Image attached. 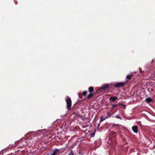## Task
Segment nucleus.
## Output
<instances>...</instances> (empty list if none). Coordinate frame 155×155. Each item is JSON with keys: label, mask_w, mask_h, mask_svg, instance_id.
I'll return each mask as SVG.
<instances>
[{"label": "nucleus", "mask_w": 155, "mask_h": 155, "mask_svg": "<svg viewBox=\"0 0 155 155\" xmlns=\"http://www.w3.org/2000/svg\"><path fill=\"white\" fill-rule=\"evenodd\" d=\"M133 76V74H130L129 75H127V78L128 79V80H130L131 79L132 77Z\"/></svg>", "instance_id": "9d476101"}, {"label": "nucleus", "mask_w": 155, "mask_h": 155, "mask_svg": "<svg viewBox=\"0 0 155 155\" xmlns=\"http://www.w3.org/2000/svg\"><path fill=\"white\" fill-rule=\"evenodd\" d=\"M79 97L80 98H81L82 97V94H81V95L80 96V94H79Z\"/></svg>", "instance_id": "aec40b11"}, {"label": "nucleus", "mask_w": 155, "mask_h": 155, "mask_svg": "<svg viewBox=\"0 0 155 155\" xmlns=\"http://www.w3.org/2000/svg\"><path fill=\"white\" fill-rule=\"evenodd\" d=\"M94 91V87H90L88 88V91L90 93H92Z\"/></svg>", "instance_id": "0eeeda50"}, {"label": "nucleus", "mask_w": 155, "mask_h": 155, "mask_svg": "<svg viewBox=\"0 0 155 155\" xmlns=\"http://www.w3.org/2000/svg\"><path fill=\"white\" fill-rule=\"evenodd\" d=\"M110 84H104L101 87V89L103 90H105L110 88Z\"/></svg>", "instance_id": "39448f33"}, {"label": "nucleus", "mask_w": 155, "mask_h": 155, "mask_svg": "<svg viewBox=\"0 0 155 155\" xmlns=\"http://www.w3.org/2000/svg\"><path fill=\"white\" fill-rule=\"evenodd\" d=\"M127 83V82L117 83L115 85L114 87L117 88L122 87L124 86Z\"/></svg>", "instance_id": "7ed1b4c3"}, {"label": "nucleus", "mask_w": 155, "mask_h": 155, "mask_svg": "<svg viewBox=\"0 0 155 155\" xmlns=\"http://www.w3.org/2000/svg\"><path fill=\"white\" fill-rule=\"evenodd\" d=\"M95 133L94 132H93L91 134V137H94L95 135Z\"/></svg>", "instance_id": "dca6fc26"}, {"label": "nucleus", "mask_w": 155, "mask_h": 155, "mask_svg": "<svg viewBox=\"0 0 155 155\" xmlns=\"http://www.w3.org/2000/svg\"><path fill=\"white\" fill-rule=\"evenodd\" d=\"M132 129L134 132L135 133H137L138 132V127L137 126L135 125L132 127Z\"/></svg>", "instance_id": "423d86ee"}, {"label": "nucleus", "mask_w": 155, "mask_h": 155, "mask_svg": "<svg viewBox=\"0 0 155 155\" xmlns=\"http://www.w3.org/2000/svg\"><path fill=\"white\" fill-rule=\"evenodd\" d=\"M107 118H108V117H111L112 116V115H111V114H110L108 112H107Z\"/></svg>", "instance_id": "a211bd4d"}, {"label": "nucleus", "mask_w": 155, "mask_h": 155, "mask_svg": "<svg viewBox=\"0 0 155 155\" xmlns=\"http://www.w3.org/2000/svg\"><path fill=\"white\" fill-rule=\"evenodd\" d=\"M100 125V124H98V125H99V126H98V127H99V126Z\"/></svg>", "instance_id": "4be33fe9"}, {"label": "nucleus", "mask_w": 155, "mask_h": 155, "mask_svg": "<svg viewBox=\"0 0 155 155\" xmlns=\"http://www.w3.org/2000/svg\"><path fill=\"white\" fill-rule=\"evenodd\" d=\"M61 150V149L56 148L54 150L53 153L50 155H57L58 154H59L62 153V152H60Z\"/></svg>", "instance_id": "20e7f679"}, {"label": "nucleus", "mask_w": 155, "mask_h": 155, "mask_svg": "<svg viewBox=\"0 0 155 155\" xmlns=\"http://www.w3.org/2000/svg\"><path fill=\"white\" fill-rule=\"evenodd\" d=\"M68 155H74V153L72 150L71 151Z\"/></svg>", "instance_id": "f3484780"}, {"label": "nucleus", "mask_w": 155, "mask_h": 155, "mask_svg": "<svg viewBox=\"0 0 155 155\" xmlns=\"http://www.w3.org/2000/svg\"><path fill=\"white\" fill-rule=\"evenodd\" d=\"M87 91H85L83 92L82 94L84 96H85L87 94Z\"/></svg>", "instance_id": "ddd939ff"}, {"label": "nucleus", "mask_w": 155, "mask_h": 155, "mask_svg": "<svg viewBox=\"0 0 155 155\" xmlns=\"http://www.w3.org/2000/svg\"><path fill=\"white\" fill-rule=\"evenodd\" d=\"M117 99V97H110L109 99V100L111 101H114Z\"/></svg>", "instance_id": "6e6552de"}, {"label": "nucleus", "mask_w": 155, "mask_h": 155, "mask_svg": "<svg viewBox=\"0 0 155 155\" xmlns=\"http://www.w3.org/2000/svg\"><path fill=\"white\" fill-rule=\"evenodd\" d=\"M109 139L111 141L115 140V138L117 136V134L115 132H111L109 134Z\"/></svg>", "instance_id": "f03ea898"}, {"label": "nucleus", "mask_w": 155, "mask_h": 155, "mask_svg": "<svg viewBox=\"0 0 155 155\" xmlns=\"http://www.w3.org/2000/svg\"><path fill=\"white\" fill-rule=\"evenodd\" d=\"M17 3V2H15V4H17V3Z\"/></svg>", "instance_id": "412c9836"}, {"label": "nucleus", "mask_w": 155, "mask_h": 155, "mask_svg": "<svg viewBox=\"0 0 155 155\" xmlns=\"http://www.w3.org/2000/svg\"><path fill=\"white\" fill-rule=\"evenodd\" d=\"M106 119V118H104V117H101L100 118V122H101L104 121Z\"/></svg>", "instance_id": "f8f14e48"}, {"label": "nucleus", "mask_w": 155, "mask_h": 155, "mask_svg": "<svg viewBox=\"0 0 155 155\" xmlns=\"http://www.w3.org/2000/svg\"><path fill=\"white\" fill-rule=\"evenodd\" d=\"M112 108H113L117 106V104H112Z\"/></svg>", "instance_id": "2eb2a0df"}, {"label": "nucleus", "mask_w": 155, "mask_h": 155, "mask_svg": "<svg viewBox=\"0 0 155 155\" xmlns=\"http://www.w3.org/2000/svg\"><path fill=\"white\" fill-rule=\"evenodd\" d=\"M112 126L114 127H119V125L118 124H114Z\"/></svg>", "instance_id": "4468645a"}, {"label": "nucleus", "mask_w": 155, "mask_h": 155, "mask_svg": "<svg viewBox=\"0 0 155 155\" xmlns=\"http://www.w3.org/2000/svg\"><path fill=\"white\" fill-rule=\"evenodd\" d=\"M66 102L67 104V108L68 110H71V98L68 96L67 98L66 99Z\"/></svg>", "instance_id": "f257e3e1"}, {"label": "nucleus", "mask_w": 155, "mask_h": 155, "mask_svg": "<svg viewBox=\"0 0 155 155\" xmlns=\"http://www.w3.org/2000/svg\"><path fill=\"white\" fill-rule=\"evenodd\" d=\"M116 117L117 118H118V119H122L121 118V117H120L119 116V115H117V116Z\"/></svg>", "instance_id": "6ab92c4d"}, {"label": "nucleus", "mask_w": 155, "mask_h": 155, "mask_svg": "<svg viewBox=\"0 0 155 155\" xmlns=\"http://www.w3.org/2000/svg\"><path fill=\"white\" fill-rule=\"evenodd\" d=\"M93 96V94L92 93H90L89 94L87 97V99H89L91 98Z\"/></svg>", "instance_id": "9b49d317"}, {"label": "nucleus", "mask_w": 155, "mask_h": 155, "mask_svg": "<svg viewBox=\"0 0 155 155\" xmlns=\"http://www.w3.org/2000/svg\"><path fill=\"white\" fill-rule=\"evenodd\" d=\"M146 101L147 103H150L152 101V99L150 97H148L146 99Z\"/></svg>", "instance_id": "1a4fd4ad"}]
</instances>
